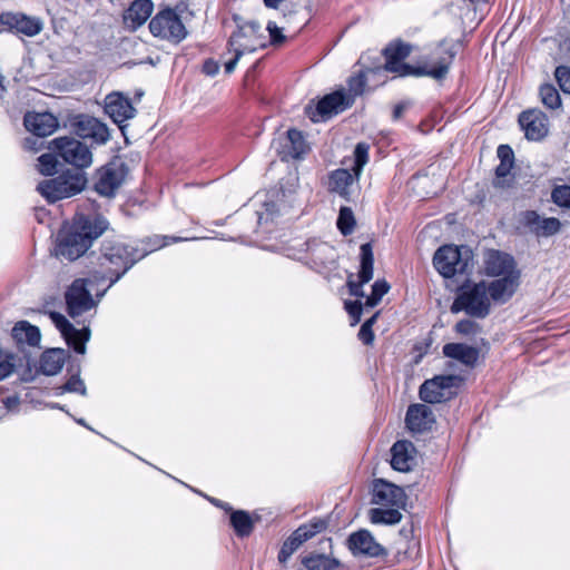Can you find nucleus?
Instances as JSON below:
<instances>
[{
  "instance_id": "obj_1",
  "label": "nucleus",
  "mask_w": 570,
  "mask_h": 570,
  "mask_svg": "<svg viewBox=\"0 0 570 570\" xmlns=\"http://www.w3.org/2000/svg\"><path fill=\"white\" fill-rule=\"evenodd\" d=\"M91 273L96 281H109V286L118 282L137 262L146 256L138 246L126 244L119 239L107 238L99 254L92 253Z\"/></svg>"
},
{
  "instance_id": "obj_2",
  "label": "nucleus",
  "mask_w": 570,
  "mask_h": 570,
  "mask_svg": "<svg viewBox=\"0 0 570 570\" xmlns=\"http://www.w3.org/2000/svg\"><path fill=\"white\" fill-rule=\"evenodd\" d=\"M368 161V146L366 144H357L354 149L352 160V171L346 168H340L331 171L328 175L327 188L332 193L338 194L341 197L350 200L352 188L357 184L363 167Z\"/></svg>"
},
{
  "instance_id": "obj_3",
  "label": "nucleus",
  "mask_w": 570,
  "mask_h": 570,
  "mask_svg": "<svg viewBox=\"0 0 570 570\" xmlns=\"http://www.w3.org/2000/svg\"><path fill=\"white\" fill-rule=\"evenodd\" d=\"M435 269L445 278L469 274L473 269V252L468 246L444 245L433 256Z\"/></svg>"
},
{
  "instance_id": "obj_4",
  "label": "nucleus",
  "mask_w": 570,
  "mask_h": 570,
  "mask_svg": "<svg viewBox=\"0 0 570 570\" xmlns=\"http://www.w3.org/2000/svg\"><path fill=\"white\" fill-rule=\"evenodd\" d=\"M491 298L487 289L485 282L473 285H464L460 288L454 299L451 312H465L468 315L476 318H484L489 315Z\"/></svg>"
},
{
  "instance_id": "obj_5",
  "label": "nucleus",
  "mask_w": 570,
  "mask_h": 570,
  "mask_svg": "<svg viewBox=\"0 0 570 570\" xmlns=\"http://www.w3.org/2000/svg\"><path fill=\"white\" fill-rule=\"evenodd\" d=\"M149 30L154 37L175 43H179L187 37L185 24L171 8L157 12L149 22Z\"/></svg>"
},
{
  "instance_id": "obj_6",
  "label": "nucleus",
  "mask_w": 570,
  "mask_h": 570,
  "mask_svg": "<svg viewBox=\"0 0 570 570\" xmlns=\"http://www.w3.org/2000/svg\"><path fill=\"white\" fill-rule=\"evenodd\" d=\"M49 148L62 160L77 168H87L92 164V153L82 141L73 137H58L50 141Z\"/></svg>"
},
{
  "instance_id": "obj_7",
  "label": "nucleus",
  "mask_w": 570,
  "mask_h": 570,
  "mask_svg": "<svg viewBox=\"0 0 570 570\" xmlns=\"http://www.w3.org/2000/svg\"><path fill=\"white\" fill-rule=\"evenodd\" d=\"M462 383L458 375H438L426 380L420 387V397L426 403H442L453 399Z\"/></svg>"
},
{
  "instance_id": "obj_8",
  "label": "nucleus",
  "mask_w": 570,
  "mask_h": 570,
  "mask_svg": "<svg viewBox=\"0 0 570 570\" xmlns=\"http://www.w3.org/2000/svg\"><path fill=\"white\" fill-rule=\"evenodd\" d=\"M91 281L88 278L75 279L65 293L68 315L77 318L97 307L99 298L95 299L88 289Z\"/></svg>"
},
{
  "instance_id": "obj_9",
  "label": "nucleus",
  "mask_w": 570,
  "mask_h": 570,
  "mask_svg": "<svg viewBox=\"0 0 570 570\" xmlns=\"http://www.w3.org/2000/svg\"><path fill=\"white\" fill-rule=\"evenodd\" d=\"M385 63L375 69H368L371 75H381L384 72L395 73L396 76L404 77L414 75L416 76V68L405 63L404 60L411 53V46L402 41L390 43L383 50Z\"/></svg>"
},
{
  "instance_id": "obj_10",
  "label": "nucleus",
  "mask_w": 570,
  "mask_h": 570,
  "mask_svg": "<svg viewBox=\"0 0 570 570\" xmlns=\"http://www.w3.org/2000/svg\"><path fill=\"white\" fill-rule=\"evenodd\" d=\"M85 184L86 179L80 175L58 176L41 181L38 186V191H40L48 202L55 203L80 193Z\"/></svg>"
},
{
  "instance_id": "obj_11",
  "label": "nucleus",
  "mask_w": 570,
  "mask_h": 570,
  "mask_svg": "<svg viewBox=\"0 0 570 570\" xmlns=\"http://www.w3.org/2000/svg\"><path fill=\"white\" fill-rule=\"evenodd\" d=\"M266 46V37L262 31L259 23L255 21L246 22L233 32L228 41V51H238V55H245L256 51Z\"/></svg>"
},
{
  "instance_id": "obj_12",
  "label": "nucleus",
  "mask_w": 570,
  "mask_h": 570,
  "mask_svg": "<svg viewBox=\"0 0 570 570\" xmlns=\"http://www.w3.org/2000/svg\"><path fill=\"white\" fill-rule=\"evenodd\" d=\"M352 105V97H346L345 90L341 89L324 96L315 107L306 106L305 112L313 122H318L330 119Z\"/></svg>"
},
{
  "instance_id": "obj_13",
  "label": "nucleus",
  "mask_w": 570,
  "mask_h": 570,
  "mask_svg": "<svg viewBox=\"0 0 570 570\" xmlns=\"http://www.w3.org/2000/svg\"><path fill=\"white\" fill-rule=\"evenodd\" d=\"M128 174L127 165L120 158H114L97 173L95 189L106 197L115 195Z\"/></svg>"
},
{
  "instance_id": "obj_14",
  "label": "nucleus",
  "mask_w": 570,
  "mask_h": 570,
  "mask_svg": "<svg viewBox=\"0 0 570 570\" xmlns=\"http://www.w3.org/2000/svg\"><path fill=\"white\" fill-rule=\"evenodd\" d=\"M69 228L92 246L94 242L109 228V222L97 212H80L73 216Z\"/></svg>"
},
{
  "instance_id": "obj_15",
  "label": "nucleus",
  "mask_w": 570,
  "mask_h": 570,
  "mask_svg": "<svg viewBox=\"0 0 570 570\" xmlns=\"http://www.w3.org/2000/svg\"><path fill=\"white\" fill-rule=\"evenodd\" d=\"M407 495L403 488L385 480L374 479L372 483V503L385 507L404 508Z\"/></svg>"
},
{
  "instance_id": "obj_16",
  "label": "nucleus",
  "mask_w": 570,
  "mask_h": 570,
  "mask_svg": "<svg viewBox=\"0 0 570 570\" xmlns=\"http://www.w3.org/2000/svg\"><path fill=\"white\" fill-rule=\"evenodd\" d=\"M347 548L354 557L380 558L387 556V550L366 529L351 533L347 538Z\"/></svg>"
},
{
  "instance_id": "obj_17",
  "label": "nucleus",
  "mask_w": 570,
  "mask_h": 570,
  "mask_svg": "<svg viewBox=\"0 0 570 570\" xmlns=\"http://www.w3.org/2000/svg\"><path fill=\"white\" fill-rule=\"evenodd\" d=\"M49 317L60 331L67 344L71 346L76 353L85 354L86 343L90 338V328L85 326L81 330H77L65 315L57 312H51Z\"/></svg>"
},
{
  "instance_id": "obj_18",
  "label": "nucleus",
  "mask_w": 570,
  "mask_h": 570,
  "mask_svg": "<svg viewBox=\"0 0 570 570\" xmlns=\"http://www.w3.org/2000/svg\"><path fill=\"white\" fill-rule=\"evenodd\" d=\"M456 55V43L443 40L434 51L435 63L433 67L416 68V76H429L433 79H443Z\"/></svg>"
},
{
  "instance_id": "obj_19",
  "label": "nucleus",
  "mask_w": 570,
  "mask_h": 570,
  "mask_svg": "<svg viewBox=\"0 0 570 570\" xmlns=\"http://www.w3.org/2000/svg\"><path fill=\"white\" fill-rule=\"evenodd\" d=\"M72 126L77 136L83 139H91L98 145H105L110 138L108 127L97 118L88 115L77 116Z\"/></svg>"
},
{
  "instance_id": "obj_20",
  "label": "nucleus",
  "mask_w": 570,
  "mask_h": 570,
  "mask_svg": "<svg viewBox=\"0 0 570 570\" xmlns=\"http://www.w3.org/2000/svg\"><path fill=\"white\" fill-rule=\"evenodd\" d=\"M484 274L490 277L505 276L520 272L514 258L500 250L489 249L483 257Z\"/></svg>"
},
{
  "instance_id": "obj_21",
  "label": "nucleus",
  "mask_w": 570,
  "mask_h": 570,
  "mask_svg": "<svg viewBox=\"0 0 570 570\" xmlns=\"http://www.w3.org/2000/svg\"><path fill=\"white\" fill-rule=\"evenodd\" d=\"M519 124L529 140H541L548 134V118L539 109H529L519 116Z\"/></svg>"
},
{
  "instance_id": "obj_22",
  "label": "nucleus",
  "mask_w": 570,
  "mask_h": 570,
  "mask_svg": "<svg viewBox=\"0 0 570 570\" xmlns=\"http://www.w3.org/2000/svg\"><path fill=\"white\" fill-rule=\"evenodd\" d=\"M391 466L399 472H410L416 465V449L411 441L399 440L391 450Z\"/></svg>"
},
{
  "instance_id": "obj_23",
  "label": "nucleus",
  "mask_w": 570,
  "mask_h": 570,
  "mask_svg": "<svg viewBox=\"0 0 570 570\" xmlns=\"http://www.w3.org/2000/svg\"><path fill=\"white\" fill-rule=\"evenodd\" d=\"M12 338L17 348L23 353L29 370L35 365L31 351L36 347V326L27 321L16 323L12 328Z\"/></svg>"
},
{
  "instance_id": "obj_24",
  "label": "nucleus",
  "mask_w": 570,
  "mask_h": 570,
  "mask_svg": "<svg viewBox=\"0 0 570 570\" xmlns=\"http://www.w3.org/2000/svg\"><path fill=\"white\" fill-rule=\"evenodd\" d=\"M105 111L118 125L134 118L136 114L130 99L121 92H111L106 96Z\"/></svg>"
},
{
  "instance_id": "obj_25",
  "label": "nucleus",
  "mask_w": 570,
  "mask_h": 570,
  "mask_svg": "<svg viewBox=\"0 0 570 570\" xmlns=\"http://www.w3.org/2000/svg\"><path fill=\"white\" fill-rule=\"evenodd\" d=\"M361 267L358 272V281L348 279L347 286L350 294L356 297H363V285L368 283L373 278V250L370 243H365L361 246Z\"/></svg>"
},
{
  "instance_id": "obj_26",
  "label": "nucleus",
  "mask_w": 570,
  "mask_h": 570,
  "mask_svg": "<svg viewBox=\"0 0 570 570\" xmlns=\"http://www.w3.org/2000/svg\"><path fill=\"white\" fill-rule=\"evenodd\" d=\"M91 246L83 240L79 234L68 229L56 246V255L67 261H76L81 257Z\"/></svg>"
},
{
  "instance_id": "obj_27",
  "label": "nucleus",
  "mask_w": 570,
  "mask_h": 570,
  "mask_svg": "<svg viewBox=\"0 0 570 570\" xmlns=\"http://www.w3.org/2000/svg\"><path fill=\"white\" fill-rule=\"evenodd\" d=\"M497 277L498 279L487 285L488 293L492 301L505 303L512 297L520 285V272Z\"/></svg>"
},
{
  "instance_id": "obj_28",
  "label": "nucleus",
  "mask_w": 570,
  "mask_h": 570,
  "mask_svg": "<svg viewBox=\"0 0 570 570\" xmlns=\"http://www.w3.org/2000/svg\"><path fill=\"white\" fill-rule=\"evenodd\" d=\"M522 224L537 236H552L560 230L561 224L558 218H541L534 210H528L522 214Z\"/></svg>"
},
{
  "instance_id": "obj_29",
  "label": "nucleus",
  "mask_w": 570,
  "mask_h": 570,
  "mask_svg": "<svg viewBox=\"0 0 570 570\" xmlns=\"http://www.w3.org/2000/svg\"><path fill=\"white\" fill-rule=\"evenodd\" d=\"M154 10L151 0H135L124 12V23L130 30H136L144 24Z\"/></svg>"
},
{
  "instance_id": "obj_30",
  "label": "nucleus",
  "mask_w": 570,
  "mask_h": 570,
  "mask_svg": "<svg viewBox=\"0 0 570 570\" xmlns=\"http://www.w3.org/2000/svg\"><path fill=\"white\" fill-rule=\"evenodd\" d=\"M0 26L9 31L32 37L36 35V21L20 12H3L0 14Z\"/></svg>"
},
{
  "instance_id": "obj_31",
  "label": "nucleus",
  "mask_w": 570,
  "mask_h": 570,
  "mask_svg": "<svg viewBox=\"0 0 570 570\" xmlns=\"http://www.w3.org/2000/svg\"><path fill=\"white\" fill-rule=\"evenodd\" d=\"M307 255L308 262L316 269L326 267L335 261L334 248L324 242H313L308 244Z\"/></svg>"
},
{
  "instance_id": "obj_32",
  "label": "nucleus",
  "mask_w": 570,
  "mask_h": 570,
  "mask_svg": "<svg viewBox=\"0 0 570 570\" xmlns=\"http://www.w3.org/2000/svg\"><path fill=\"white\" fill-rule=\"evenodd\" d=\"M342 566L341 561L330 554L309 552L301 559L297 570H335Z\"/></svg>"
},
{
  "instance_id": "obj_33",
  "label": "nucleus",
  "mask_w": 570,
  "mask_h": 570,
  "mask_svg": "<svg viewBox=\"0 0 570 570\" xmlns=\"http://www.w3.org/2000/svg\"><path fill=\"white\" fill-rule=\"evenodd\" d=\"M67 356L68 352L63 348L47 350L40 356L38 370L46 375H56L61 371Z\"/></svg>"
},
{
  "instance_id": "obj_34",
  "label": "nucleus",
  "mask_w": 570,
  "mask_h": 570,
  "mask_svg": "<svg viewBox=\"0 0 570 570\" xmlns=\"http://www.w3.org/2000/svg\"><path fill=\"white\" fill-rule=\"evenodd\" d=\"M443 354L461 362L466 366H474L479 358V350L462 343H448L443 346Z\"/></svg>"
},
{
  "instance_id": "obj_35",
  "label": "nucleus",
  "mask_w": 570,
  "mask_h": 570,
  "mask_svg": "<svg viewBox=\"0 0 570 570\" xmlns=\"http://www.w3.org/2000/svg\"><path fill=\"white\" fill-rule=\"evenodd\" d=\"M406 428H429L435 423L432 410L425 404H412L405 416Z\"/></svg>"
},
{
  "instance_id": "obj_36",
  "label": "nucleus",
  "mask_w": 570,
  "mask_h": 570,
  "mask_svg": "<svg viewBox=\"0 0 570 570\" xmlns=\"http://www.w3.org/2000/svg\"><path fill=\"white\" fill-rule=\"evenodd\" d=\"M230 525L238 538H247L254 531L255 521L245 510H234L230 513Z\"/></svg>"
},
{
  "instance_id": "obj_37",
  "label": "nucleus",
  "mask_w": 570,
  "mask_h": 570,
  "mask_svg": "<svg viewBox=\"0 0 570 570\" xmlns=\"http://www.w3.org/2000/svg\"><path fill=\"white\" fill-rule=\"evenodd\" d=\"M331 517H315L308 522L301 524L297 531L301 532L303 540L308 541L318 533L324 532L330 525Z\"/></svg>"
},
{
  "instance_id": "obj_38",
  "label": "nucleus",
  "mask_w": 570,
  "mask_h": 570,
  "mask_svg": "<svg viewBox=\"0 0 570 570\" xmlns=\"http://www.w3.org/2000/svg\"><path fill=\"white\" fill-rule=\"evenodd\" d=\"M287 154L292 158H299L306 154L308 146L303 137V134L296 129H289L287 131Z\"/></svg>"
},
{
  "instance_id": "obj_39",
  "label": "nucleus",
  "mask_w": 570,
  "mask_h": 570,
  "mask_svg": "<svg viewBox=\"0 0 570 570\" xmlns=\"http://www.w3.org/2000/svg\"><path fill=\"white\" fill-rule=\"evenodd\" d=\"M305 543V540H303V537L301 532L294 530L291 535L283 542L277 560L281 564H285L288 559L292 557V554L303 544Z\"/></svg>"
},
{
  "instance_id": "obj_40",
  "label": "nucleus",
  "mask_w": 570,
  "mask_h": 570,
  "mask_svg": "<svg viewBox=\"0 0 570 570\" xmlns=\"http://www.w3.org/2000/svg\"><path fill=\"white\" fill-rule=\"evenodd\" d=\"M370 520L375 524L393 525L402 520V513L399 509L373 508L370 510Z\"/></svg>"
},
{
  "instance_id": "obj_41",
  "label": "nucleus",
  "mask_w": 570,
  "mask_h": 570,
  "mask_svg": "<svg viewBox=\"0 0 570 570\" xmlns=\"http://www.w3.org/2000/svg\"><path fill=\"white\" fill-rule=\"evenodd\" d=\"M79 372L80 371L78 370L77 373L72 374L63 385L56 387L55 395H61L66 392L78 393L82 396L87 395V387L85 382L81 380Z\"/></svg>"
},
{
  "instance_id": "obj_42",
  "label": "nucleus",
  "mask_w": 570,
  "mask_h": 570,
  "mask_svg": "<svg viewBox=\"0 0 570 570\" xmlns=\"http://www.w3.org/2000/svg\"><path fill=\"white\" fill-rule=\"evenodd\" d=\"M59 127L58 118L50 112H38V137L52 135Z\"/></svg>"
},
{
  "instance_id": "obj_43",
  "label": "nucleus",
  "mask_w": 570,
  "mask_h": 570,
  "mask_svg": "<svg viewBox=\"0 0 570 570\" xmlns=\"http://www.w3.org/2000/svg\"><path fill=\"white\" fill-rule=\"evenodd\" d=\"M540 98L541 102L550 108V109H557L561 106V98L558 92V90L552 85H542L540 87Z\"/></svg>"
},
{
  "instance_id": "obj_44",
  "label": "nucleus",
  "mask_w": 570,
  "mask_h": 570,
  "mask_svg": "<svg viewBox=\"0 0 570 570\" xmlns=\"http://www.w3.org/2000/svg\"><path fill=\"white\" fill-rule=\"evenodd\" d=\"M368 70L366 72L360 71L358 73L350 77L347 81V92H345L346 97H352L353 101L355 98L364 92L366 85V76L368 75Z\"/></svg>"
},
{
  "instance_id": "obj_45",
  "label": "nucleus",
  "mask_w": 570,
  "mask_h": 570,
  "mask_svg": "<svg viewBox=\"0 0 570 570\" xmlns=\"http://www.w3.org/2000/svg\"><path fill=\"white\" fill-rule=\"evenodd\" d=\"M23 126L27 131L31 134L23 140V149L28 151L36 150V112L28 111L23 118Z\"/></svg>"
},
{
  "instance_id": "obj_46",
  "label": "nucleus",
  "mask_w": 570,
  "mask_h": 570,
  "mask_svg": "<svg viewBox=\"0 0 570 570\" xmlns=\"http://www.w3.org/2000/svg\"><path fill=\"white\" fill-rule=\"evenodd\" d=\"M336 224H337V228L344 236L353 233L354 227H355V218H354V214L350 207H342L340 209V214H338Z\"/></svg>"
},
{
  "instance_id": "obj_47",
  "label": "nucleus",
  "mask_w": 570,
  "mask_h": 570,
  "mask_svg": "<svg viewBox=\"0 0 570 570\" xmlns=\"http://www.w3.org/2000/svg\"><path fill=\"white\" fill-rule=\"evenodd\" d=\"M390 285L385 281H376L372 285V293L366 297L364 305L366 307H374L379 304L382 297L389 292Z\"/></svg>"
},
{
  "instance_id": "obj_48",
  "label": "nucleus",
  "mask_w": 570,
  "mask_h": 570,
  "mask_svg": "<svg viewBox=\"0 0 570 570\" xmlns=\"http://www.w3.org/2000/svg\"><path fill=\"white\" fill-rule=\"evenodd\" d=\"M513 167L512 163H500L499 166L495 169V180L494 186L495 187H507L510 185V173Z\"/></svg>"
},
{
  "instance_id": "obj_49",
  "label": "nucleus",
  "mask_w": 570,
  "mask_h": 570,
  "mask_svg": "<svg viewBox=\"0 0 570 570\" xmlns=\"http://www.w3.org/2000/svg\"><path fill=\"white\" fill-rule=\"evenodd\" d=\"M551 198L560 207L570 208V186L562 185L552 189Z\"/></svg>"
},
{
  "instance_id": "obj_50",
  "label": "nucleus",
  "mask_w": 570,
  "mask_h": 570,
  "mask_svg": "<svg viewBox=\"0 0 570 570\" xmlns=\"http://www.w3.org/2000/svg\"><path fill=\"white\" fill-rule=\"evenodd\" d=\"M57 154H43L38 157V165L40 167V171L46 175H51L56 171L58 166Z\"/></svg>"
},
{
  "instance_id": "obj_51",
  "label": "nucleus",
  "mask_w": 570,
  "mask_h": 570,
  "mask_svg": "<svg viewBox=\"0 0 570 570\" xmlns=\"http://www.w3.org/2000/svg\"><path fill=\"white\" fill-rule=\"evenodd\" d=\"M165 239L166 237L159 236L149 237L141 240L139 244H136L135 246H138L140 252H146L147 256L149 253L166 246L167 243L165 242Z\"/></svg>"
},
{
  "instance_id": "obj_52",
  "label": "nucleus",
  "mask_w": 570,
  "mask_h": 570,
  "mask_svg": "<svg viewBox=\"0 0 570 570\" xmlns=\"http://www.w3.org/2000/svg\"><path fill=\"white\" fill-rule=\"evenodd\" d=\"M554 77L560 86V88L570 94V68L567 66H559L554 71Z\"/></svg>"
},
{
  "instance_id": "obj_53",
  "label": "nucleus",
  "mask_w": 570,
  "mask_h": 570,
  "mask_svg": "<svg viewBox=\"0 0 570 570\" xmlns=\"http://www.w3.org/2000/svg\"><path fill=\"white\" fill-rule=\"evenodd\" d=\"M455 331L462 335H473L480 331V327L472 320H462L455 324Z\"/></svg>"
},
{
  "instance_id": "obj_54",
  "label": "nucleus",
  "mask_w": 570,
  "mask_h": 570,
  "mask_svg": "<svg viewBox=\"0 0 570 570\" xmlns=\"http://www.w3.org/2000/svg\"><path fill=\"white\" fill-rule=\"evenodd\" d=\"M266 29L269 32L272 45L279 46L285 41V36L283 35L282 29L275 22L269 21Z\"/></svg>"
},
{
  "instance_id": "obj_55",
  "label": "nucleus",
  "mask_w": 570,
  "mask_h": 570,
  "mask_svg": "<svg viewBox=\"0 0 570 570\" xmlns=\"http://www.w3.org/2000/svg\"><path fill=\"white\" fill-rule=\"evenodd\" d=\"M345 308H346L347 313L354 318L353 325L358 323L361 320L363 304L360 301L346 302Z\"/></svg>"
},
{
  "instance_id": "obj_56",
  "label": "nucleus",
  "mask_w": 570,
  "mask_h": 570,
  "mask_svg": "<svg viewBox=\"0 0 570 570\" xmlns=\"http://www.w3.org/2000/svg\"><path fill=\"white\" fill-rule=\"evenodd\" d=\"M498 157L500 163H512L514 160L513 150L508 145H500L498 148Z\"/></svg>"
},
{
  "instance_id": "obj_57",
  "label": "nucleus",
  "mask_w": 570,
  "mask_h": 570,
  "mask_svg": "<svg viewBox=\"0 0 570 570\" xmlns=\"http://www.w3.org/2000/svg\"><path fill=\"white\" fill-rule=\"evenodd\" d=\"M358 337L364 344H366V345L372 344V342L374 340V333H373L372 328H368V324H363L361 326L360 332H358Z\"/></svg>"
},
{
  "instance_id": "obj_58",
  "label": "nucleus",
  "mask_w": 570,
  "mask_h": 570,
  "mask_svg": "<svg viewBox=\"0 0 570 570\" xmlns=\"http://www.w3.org/2000/svg\"><path fill=\"white\" fill-rule=\"evenodd\" d=\"M10 356L0 363V381L7 379L13 371V363Z\"/></svg>"
},
{
  "instance_id": "obj_59",
  "label": "nucleus",
  "mask_w": 570,
  "mask_h": 570,
  "mask_svg": "<svg viewBox=\"0 0 570 570\" xmlns=\"http://www.w3.org/2000/svg\"><path fill=\"white\" fill-rule=\"evenodd\" d=\"M219 70V65L212 60V59H208L204 62V66H203V71L207 75V76H215Z\"/></svg>"
},
{
  "instance_id": "obj_60",
  "label": "nucleus",
  "mask_w": 570,
  "mask_h": 570,
  "mask_svg": "<svg viewBox=\"0 0 570 570\" xmlns=\"http://www.w3.org/2000/svg\"><path fill=\"white\" fill-rule=\"evenodd\" d=\"M232 52L234 53V57L225 62V72L226 73H232L235 70L238 60L243 56V55H238V51H232Z\"/></svg>"
},
{
  "instance_id": "obj_61",
  "label": "nucleus",
  "mask_w": 570,
  "mask_h": 570,
  "mask_svg": "<svg viewBox=\"0 0 570 570\" xmlns=\"http://www.w3.org/2000/svg\"><path fill=\"white\" fill-rule=\"evenodd\" d=\"M407 107L409 105L406 102L397 104L393 110V118L395 120L400 119L403 116L404 111L407 109Z\"/></svg>"
},
{
  "instance_id": "obj_62",
  "label": "nucleus",
  "mask_w": 570,
  "mask_h": 570,
  "mask_svg": "<svg viewBox=\"0 0 570 570\" xmlns=\"http://www.w3.org/2000/svg\"><path fill=\"white\" fill-rule=\"evenodd\" d=\"M466 6L472 7L474 10H478L479 8L482 9L487 6L488 0H461Z\"/></svg>"
},
{
  "instance_id": "obj_63",
  "label": "nucleus",
  "mask_w": 570,
  "mask_h": 570,
  "mask_svg": "<svg viewBox=\"0 0 570 570\" xmlns=\"http://www.w3.org/2000/svg\"><path fill=\"white\" fill-rule=\"evenodd\" d=\"M209 501H210L215 507H218V508H220V509L225 510L226 512H230V513H232V511H234V510L232 509V507H230L227 502H223V501H220V500H218V499H215V498H212Z\"/></svg>"
},
{
  "instance_id": "obj_64",
  "label": "nucleus",
  "mask_w": 570,
  "mask_h": 570,
  "mask_svg": "<svg viewBox=\"0 0 570 570\" xmlns=\"http://www.w3.org/2000/svg\"><path fill=\"white\" fill-rule=\"evenodd\" d=\"M264 4L272 9H277L283 0H263Z\"/></svg>"
}]
</instances>
